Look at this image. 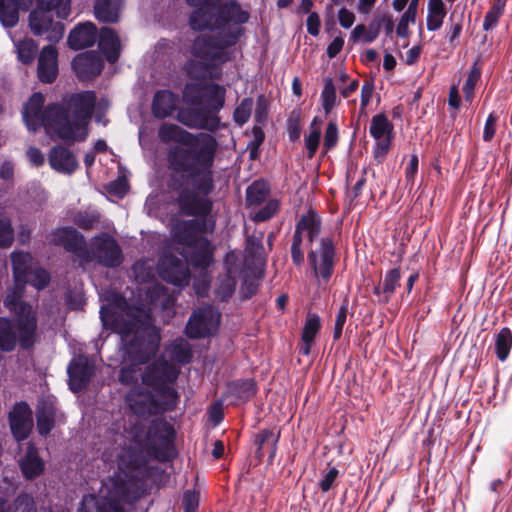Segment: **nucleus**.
Returning <instances> with one entry per match:
<instances>
[{"label": "nucleus", "instance_id": "nucleus-26", "mask_svg": "<svg viewBox=\"0 0 512 512\" xmlns=\"http://www.w3.org/2000/svg\"><path fill=\"white\" fill-rule=\"evenodd\" d=\"M124 0H96L95 17L101 22L113 23L119 19Z\"/></svg>", "mask_w": 512, "mask_h": 512}, {"label": "nucleus", "instance_id": "nucleus-37", "mask_svg": "<svg viewBox=\"0 0 512 512\" xmlns=\"http://www.w3.org/2000/svg\"><path fill=\"white\" fill-rule=\"evenodd\" d=\"M171 356L179 363H188L192 357L189 344L184 339H176L171 345Z\"/></svg>", "mask_w": 512, "mask_h": 512}, {"label": "nucleus", "instance_id": "nucleus-4", "mask_svg": "<svg viewBox=\"0 0 512 512\" xmlns=\"http://www.w3.org/2000/svg\"><path fill=\"white\" fill-rule=\"evenodd\" d=\"M215 222L204 219L202 226L197 220L181 221L172 228L174 250L185 261L164 252L157 264L158 275L166 282L177 287H185L190 281V271L187 263L195 267L207 268L212 263L213 249L210 242L199 232L208 233L214 230Z\"/></svg>", "mask_w": 512, "mask_h": 512}, {"label": "nucleus", "instance_id": "nucleus-62", "mask_svg": "<svg viewBox=\"0 0 512 512\" xmlns=\"http://www.w3.org/2000/svg\"><path fill=\"white\" fill-rule=\"evenodd\" d=\"M448 103L454 109L459 108L460 97L458 93V88L456 86H452L450 88Z\"/></svg>", "mask_w": 512, "mask_h": 512}, {"label": "nucleus", "instance_id": "nucleus-34", "mask_svg": "<svg viewBox=\"0 0 512 512\" xmlns=\"http://www.w3.org/2000/svg\"><path fill=\"white\" fill-rule=\"evenodd\" d=\"M269 188L264 181L253 182L246 191V201L248 205H258L268 196Z\"/></svg>", "mask_w": 512, "mask_h": 512}, {"label": "nucleus", "instance_id": "nucleus-51", "mask_svg": "<svg viewBox=\"0 0 512 512\" xmlns=\"http://www.w3.org/2000/svg\"><path fill=\"white\" fill-rule=\"evenodd\" d=\"M501 13H502V9L499 7H493L492 9H490L484 17V21H483L484 30L488 31V30L492 29L493 27H495L499 20Z\"/></svg>", "mask_w": 512, "mask_h": 512}, {"label": "nucleus", "instance_id": "nucleus-23", "mask_svg": "<svg viewBox=\"0 0 512 512\" xmlns=\"http://www.w3.org/2000/svg\"><path fill=\"white\" fill-rule=\"evenodd\" d=\"M99 48L107 61L114 63L120 55V40L111 28L104 27L99 32Z\"/></svg>", "mask_w": 512, "mask_h": 512}, {"label": "nucleus", "instance_id": "nucleus-18", "mask_svg": "<svg viewBox=\"0 0 512 512\" xmlns=\"http://www.w3.org/2000/svg\"><path fill=\"white\" fill-rule=\"evenodd\" d=\"M10 427L17 440H24L28 437L32 426V412L25 402L17 403L9 415Z\"/></svg>", "mask_w": 512, "mask_h": 512}, {"label": "nucleus", "instance_id": "nucleus-61", "mask_svg": "<svg viewBox=\"0 0 512 512\" xmlns=\"http://www.w3.org/2000/svg\"><path fill=\"white\" fill-rule=\"evenodd\" d=\"M14 166L10 161H5L0 166V178L10 181L13 178Z\"/></svg>", "mask_w": 512, "mask_h": 512}, {"label": "nucleus", "instance_id": "nucleus-24", "mask_svg": "<svg viewBox=\"0 0 512 512\" xmlns=\"http://www.w3.org/2000/svg\"><path fill=\"white\" fill-rule=\"evenodd\" d=\"M16 317V321L18 322V316L13 313ZM18 327V335L14 329V325L12 321L6 317H0V350L2 351H12L17 341L19 340V343H21L20 339V329L19 324L17 323ZM34 340H36V336L34 337ZM35 342V341H33ZM34 343H32L28 348H30ZM22 345V344H20ZM23 348V346H21ZM24 349H27V347H24Z\"/></svg>", "mask_w": 512, "mask_h": 512}, {"label": "nucleus", "instance_id": "nucleus-57", "mask_svg": "<svg viewBox=\"0 0 512 512\" xmlns=\"http://www.w3.org/2000/svg\"><path fill=\"white\" fill-rule=\"evenodd\" d=\"M320 28V19L317 13H311L307 18V31L309 34L313 36H317L319 34Z\"/></svg>", "mask_w": 512, "mask_h": 512}, {"label": "nucleus", "instance_id": "nucleus-59", "mask_svg": "<svg viewBox=\"0 0 512 512\" xmlns=\"http://www.w3.org/2000/svg\"><path fill=\"white\" fill-rule=\"evenodd\" d=\"M344 40L341 37H336L327 48V55L329 58H334L343 48Z\"/></svg>", "mask_w": 512, "mask_h": 512}, {"label": "nucleus", "instance_id": "nucleus-25", "mask_svg": "<svg viewBox=\"0 0 512 512\" xmlns=\"http://www.w3.org/2000/svg\"><path fill=\"white\" fill-rule=\"evenodd\" d=\"M178 103V97L167 90L158 91L154 95L152 111L157 118H166L172 114Z\"/></svg>", "mask_w": 512, "mask_h": 512}, {"label": "nucleus", "instance_id": "nucleus-22", "mask_svg": "<svg viewBox=\"0 0 512 512\" xmlns=\"http://www.w3.org/2000/svg\"><path fill=\"white\" fill-rule=\"evenodd\" d=\"M97 38V28L87 22L75 27L68 36V44L72 49L80 50L92 46Z\"/></svg>", "mask_w": 512, "mask_h": 512}, {"label": "nucleus", "instance_id": "nucleus-7", "mask_svg": "<svg viewBox=\"0 0 512 512\" xmlns=\"http://www.w3.org/2000/svg\"><path fill=\"white\" fill-rule=\"evenodd\" d=\"M51 241L75 253L80 264L95 261L106 267H116L122 262V252L117 242L107 234L94 237L90 249L86 248L84 237L74 228L64 227L53 232Z\"/></svg>", "mask_w": 512, "mask_h": 512}, {"label": "nucleus", "instance_id": "nucleus-19", "mask_svg": "<svg viewBox=\"0 0 512 512\" xmlns=\"http://www.w3.org/2000/svg\"><path fill=\"white\" fill-rule=\"evenodd\" d=\"M73 69L80 79L86 80L102 71L103 61L95 51H87L77 55L72 62Z\"/></svg>", "mask_w": 512, "mask_h": 512}, {"label": "nucleus", "instance_id": "nucleus-49", "mask_svg": "<svg viewBox=\"0 0 512 512\" xmlns=\"http://www.w3.org/2000/svg\"><path fill=\"white\" fill-rule=\"evenodd\" d=\"M497 120L498 117L495 113H490L489 116L487 117L483 131V140L485 142H490L493 139L496 133Z\"/></svg>", "mask_w": 512, "mask_h": 512}, {"label": "nucleus", "instance_id": "nucleus-30", "mask_svg": "<svg viewBox=\"0 0 512 512\" xmlns=\"http://www.w3.org/2000/svg\"><path fill=\"white\" fill-rule=\"evenodd\" d=\"M189 132L175 124H163L158 131L159 138L164 142H178L182 145L189 137Z\"/></svg>", "mask_w": 512, "mask_h": 512}, {"label": "nucleus", "instance_id": "nucleus-44", "mask_svg": "<svg viewBox=\"0 0 512 512\" xmlns=\"http://www.w3.org/2000/svg\"><path fill=\"white\" fill-rule=\"evenodd\" d=\"M377 37V32L369 30L365 25H357L351 32V39L354 42L363 41L365 43L373 42Z\"/></svg>", "mask_w": 512, "mask_h": 512}, {"label": "nucleus", "instance_id": "nucleus-58", "mask_svg": "<svg viewBox=\"0 0 512 512\" xmlns=\"http://www.w3.org/2000/svg\"><path fill=\"white\" fill-rule=\"evenodd\" d=\"M27 157L31 164L41 166L44 163L43 153L36 147H29L27 150Z\"/></svg>", "mask_w": 512, "mask_h": 512}, {"label": "nucleus", "instance_id": "nucleus-31", "mask_svg": "<svg viewBox=\"0 0 512 512\" xmlns=\"http://www.w3.org/2000/svg\"><path fill=\"white\" fill-rule=\"evenodd\" d=\"M512 347V332L509 328H502L496 336L495 350L496 355L500 361H505L508 358L510 349Z\"/></svg>", "mask_w": 512, "mask_h": 512}, {"label": "nucleus", "instance_id": "nucleus-13", "mask_svg": "<svg viewBox=\"0 0 512 512\" xmlns=\"http://www.w3.org/2000/svg\"><path fill=\"white\" fill-rule=\"evenodd\" d=\"M319 233L320 219L313 211H309L299 219L291 244V257L296 265H301L304 261L303 238L307 237L312 242Z\"/></svg>", "mask_w": 512, "mask_h": 512}, {"label": "nucleus", "instance_id": "nucleus-14", "mask_svg": "<svg viewBox=\"0 0 512 512\" xmlns=\"http://www.w3.org/2000/svg\"><path fill=\"white\" fill-rule=\"evenodd\" d=\"M192 182L193 190L185 188L181 191L178 198L179 208L186 215L206 217L210 213L212 202L205 197L207 194L198 189L200 181L197 176L193 175Z\"/></svg>", "mask_w": 512, "mask_h": 512}, {"label": "nucleus", "instance_id": "nucleus-1", "mask_svg": "<svg viewBox=\"0 0 512 512\" xmlns=\"http://www.w3.org/2000/svg\"><path fill=\"white\" fill-rule=\"evenodd\" d=\"M149 306H131L119 294H111L110 303L102 305L100 318L103 326L120 335L122 367L119 381L131 385L141 376L143 384L152 388L133 387L126 395V403L138 415L159 414L176 407L178 392L172 383L178 370L164 359L157 360L141 373V365L153 357L160 344V332L152 325V308L161 307L164 321L172 318L175 297L159 283H152L145 291Z\"/></svg>", "mask_w": 512, "mask_h": 512}, {"label": "nucleus", "instance_id": "nucleus-16", "mask_svg": "<svg viewBox=\"0 0 512 512\" xmlns=\"http://www.w3.org/2000/svg\"><path fill=\"white\" fill-rule=\"evenodd\" d=\"M371 136L376 141L375 156L383 157L390 149L393 133V125L385 114H377L372 117L369 127Z\"/></svg>", "mask_w": 512, "mask_h": 512}, {"label": "nucleus", "instance_id": "nucleus-17", "mask_svg": "<svg viewBox=\"0 0 512 512\" xmlns=\"http://www.w3.org/2000/svg\"><path fill=\"white\" fill-rule=\"evenodd\" d=\"M67 372L70 389L78 392L89 383L94 373V365L86 356L78 355L70 362Z\"/></svg>", "mask_w": 512, "mask_h": 512}, {"label": "nucleus", "instance_id": "nucleus-40", "mask_svg": "<svg viewBox=\"0 0 512 512\" xmlns=\"http://www.w3.org/2000/svg\"><path fill=\"white\" fill-rule=\"evenodd\" d=\"M320 329V320L316 314H309L307 316L303 332H302V340L303 342H313L315 336L317 335Z\"/></svg>", "mask_w": 512, "mask_h": 512}, {"label": "nucleus", "instance_id": "nucleus-48", "mask_svg": "<svg viewBox=\"0 0 512 512\" xmlns=\"http://www.w3.org/2000/svg\"><path fill=\"white\" fill-rule=\"evenodd\" d=\"M339 476V471L336 468H331L327 471L323 478L319 481V487L322 492H328L335 484L337 478Z\"/></svg>", "mask_w": 512, "mask_h": 512}, {"label": "nucleus", "instance_id": "nucleus-32", "mask_svg": "<svg viewBox=\"0 0 512 512\" xmlns=\"http://www.w3.org/2000/svg\"><path fill=\"white\" fill-rule=\"evenodd\" d=\"M19 8L11 0H0V21L5 27H13L19 20Z\"/></svg>", "mask_w": 512, "mask_h": 512}, {"label": "nucleus", "instance_id": "nucleus-15", "mask_svg": "<svg viewBox=\"0 0 512 512\" xmlns=\"http://www.w3.org/2000/svg\"><path fill=\"white\" fill-rule=\"evenodd\" d=\"M308 261L315 273V276L327 281L332 274L334 265V249L332 241L328 238L321 239L319 250L311 251L308 255Z\"/></svg>", "mask_w": 512, "mask_h": 512}, {"label": "nucleus", "instance_id": "nucleus-54", "mask_svg": "<svg viewBox=\"0 0 512 512\" xmlns=\"http://www.w3.org/2000/svg\"><path fill=\"white\" fill-rule=\"evenodd\" d=\"M338 20L343 28L348 29L353 25L355 15L346 8H341L338 12Z\"/></svg>", "mask_w": 512, "mask_h": 512}, {"label": "nucleus", "instance_id": "nucleus-8", "mask_svg": "<svg viewBox=\"0 0 512 512\" xmlns=\"http://www.w3.org/2000/svg\"><path fill=\"white\" fill-rule=\"evenodd\" d=\"M14 286L7 291L4 299V306L18 316L20 339L23 347L30 346L37 330V320L31 305L22 301L26 275L34 266L32 256L29 253L14 252L11 255Z\"/></svg>", "mask_w": 512, "mask_h": 512}, {"label": "nucleus", "instance_id": "nucleus-39", "mask_svg": "<svg viewBox=\"0 0 512 512\" xmlns=\"http://www.w3.org/2000/svg\"><path fill=\"white\" fill-rule=\"evenodd\" d=\"M253 108V100L251 98H244L234 111V121L242 126L248 122Z\"/></svg>", "mask_w": 512, "mask_h": 512}, {"label": "nucleus", "instance_id": "nucleus-47", "mask_svg": "<svg viewBox=\"0 0 512 512\" xmlns=\"http://www.w3.org/2000/svg\"><path fill=\"white\" fill-rule=\"evenodd\" d=\"M279 205L276 200H270L263 208L255 212L253 219L262 222L270 219L278 210Z\"/></svg>", "mask_w": 512, "mask_h": 512}, {"label": "nucleus", "instance_id": "nucleus-43", "mask_svg": "<svg viewBox=\"0 0 512 512\" xmlns=\"http://www.w3.org/2000/svg\"><path fill=\"white\" fill-rule=\"evenodd\" d=\"M321 131L319 128L311 125L310 132L305 136V147L307 149L308 158H312L319 146Z\"/></svg>", "mask_w": 512, "mask_h": 512}, {"label": "nucleus", "instance_id": "nucleus-6", "mask_svg": "<svg viewBox=\"0 0 512 512\" xmlns=\"http://www.w3.org/2000/svg\"><path fill=\"white\" fill-rule=\"evenodd\" d=\"M199 90V87L195 84H186L183 98L186 103L195 105V107L180 110L178 120L189 128L215 131L221 127L218 112L224 106L225 88L214 83L205 85L202 98L197 104L195 94Z\"/></svg>", "mask_w": 512, "mask_h": 512}, {"label": "nucleus", "instance_id": "nucleus-38", "mask_svg": "<svg viewBox=\"0 0 512 512\" xmlns=\"http://www.w3.org/2000/svg\"><path fill=\"white\" fill-rule=\"evenodd\" d=\"M336 98V88L332 79H326L324 88L321 93V100L323 109L327 114L334 108L336 104Z\"/></svg>", "mask_w": 512, "mask_h": 512}, {"label": "nucleus", "instance_id": "nucleus-27", "mask_svg": "<svg viewBox=\"0 0 512 512\" xmlns=\"http://www.w3.org/2000/svg\"><path fill=\"white\" fill-rule=\"evenodd\" d=\"M37 428L41 435H47L54 427L55 407L51 401H42L37 406Z\"/></svg>", "mask_w": 512, "mask_h": 512}, {"label": "nucleus", "instance_id": "nucleus-52", "mask_svg": "<svg viewBox=\"0 0 512 512\" xmlns=\"http://www.w3.org/2000/svg\"><path fill=\"white\" fill-rule=\"evenodd\" d=\"M338 129L336 124L330 122L326 128L324 136V146L326 149H331L337 143Z\"/></svg>", "mask_w": 512, "mask_h": 512}, {"label": "nucleus", "instance_id": "nucleus-46", "mask_svg": "<svg viewBox=\"0 0 512 512\" xmlns=\"http://www.w3.org/2000/svg\"><path fill=\"white\" fill-rule=\"evenodd\" d=\"M400 280V271L398 268H394L387 272L383 281V292L387 295H391Z\"/></svg>", "mask_w": 512, "mask_h": 512}, {"label": "nucleus", "instance_id": "nucleus-2", "mask_svg": "<svg viewBox=\"0 0 512 512\" xmlns=\"http://www.w3.org/2000/svg\"><path fill=\"white\" fill-rule=\"evenodd\" d=\"M197 7L190 16L193 30H209L212 35H201L192 46L193 60L186 65L192 78L201 77L208 66L218 60L223 49L234 45L241 32V26L248 22L250 14L236 0H186Z\"/></svg>", "mask_w": 512, "mask_h": 512}, {"label": "nucleus", "instance_id": "nucleus-29", "mask_svg": "<svg viewBox=\"0 0 512 512\" xmlns=\"http://www.w3.org/2000/svg\"><path fill=\"white\" fill-rule=\"evenodd\" d=\"M445 16L446 8L443 0H428L426 26L429 31L439 30Z\"/></svg>", "mask_w": 512, "mask_h": 512}, {"label": "nucleus", "instance_id": "nucleus-60", "mask_svg": "<svg viewBox=\"0 0 512 512\" xmlns=\"http://www.w3.org/2000/svg\"><path fill=\"white\" fill-rule=\"evenodd\" d=\"M418 170V157L416 155H413L406 167V179L407 181L412 182L415 178V175Z\"/></svg>", "mask_w": 512, "mask_h": 512}, {"label": "nucleus", "instance_id": "nucleus-41", "mask_svg": "<svg viewBox=\"0 0 512 512\" xmlns=\"http://www.w3.org/2000/svg\"><path fill=\"white\" fill-rule=\"evenodd\" d=\"M481 76V70L476 63L470 68L468 77L463 86V92L467 101H471L474 95V88Z\"/></svg>", "mask_w": 512, "mask_h": 512}, {"label": "nucleus", "instance_id": "nucleus-63", "mask_svg": "<svg viewBox=\"0 0 512 512\" xmlns=\"http://www.w3.org/2000/svg\"><path fill=\"white\" fill-rule=\"evenodd\" d=\"M376 0H359L357 9L362 14H368L374 6Z\"/></svg>", "mask_w": 512, "mask_h": 512}, {"label": "nucleus", "instance_id": "nucleus-64", "mask_svg": "<svg viewBox=\"0 0 512 512\" xmlns=\"http://www.w3.org/2000/svg\"><path fill=\"white\" fill-rule=\"evenodd\" d=\"M420 55V49L418 47H412L406 52V62L409 65H412L416 62Z\"/></svg>", "mask_w": 512, "mask_h": 512}, {"label": "nucleus", "instance_id": "nucleus-21", "mask_svg": "<svg viewBox=\"0 0 512 512\" xmlns=\"http://www.w3.org/2000/svg\"><path fill=\"white\" fill-rule=\"evenodd\" d=\"M48 160L52 169L63 174H72L78 167L75 155L60 145L51 149Z\"/></svg>", "mask_w": 512, "mask_h": 512}, {"label": "nucleus", "instance_id": "nucleus-35", "mask_svg": "<svg viewBox=\"0 0 512 512\" xmlns=\"http://www.w3.org/2000/svg\"><path fill=\"white\" fill-rule=\"evenodd\" d=\"M133 272L138 282H150L155 278L154 261L150 259L137 261L133 265Z\"/></svg>", "mask_w": 512, "mask_h": 512}, {"label": "nucleus", "instance_id": "nucleus-42", "mask_svg": "<svg viewBox=\"0 0 512 512\" xmlns=\"http://www.w3.org/2000/svg\"><path fill=\"white\" fill-rule=\"evenodd\" d=\"M14 241V230L9 218L0 217V248H8Z\"/></svg>", "mask_w": 512, "mask_h": 512}, {"label": "nucleus", "instance_id": "nucleus-11", "mask_svg": "<svg viewBox=\"0 0 512 512\" xmlns=\"http://www.w3.org/2000/svg\"><path fill=\"white\" fill-rule=\"evenodd\" d=\"M225 273L220 275L217 279L215 288L216 296L224 301L232 296L235 291V286L238 278L243 279V286L247 288L250 296L254 293L256 285L250 279V270L245 266V259L241 253L231 251L226 254L224 262Z\"/></svg>", "mask_w": 512, "mask_h": 512}, {"label": "nucleus", "instance_id": "nucleus-33", "mask_svg": "<svg viewBox=\"0 0 512 512\" xmlns=\"http://www.w3.org/2000/svg\"><path fill=\"white\" fill-rule=\"evenodd\" d=\"M13 41L18 54V59L24 64L31 63L37 51V44L35 41L30 38H25L23 40L14 39Z\"/></svg>", "mask_w": 512, "mask_h": 512}, {"label": "nucleus", "instance_id": "nucleus-45", "mask_svg": "<svg viewBox=\"0 0 512 512\" xmlns=\"http://www.w3.org/2000/svg\"><path fill=\"white\" fill-rule=\"evenodd\" d=\"M234 387L238 397L243 399H248L256 393L254 382L250 379L238 380Z\"/></svg>", "mask_w": 512, "mask_h": 512}, {"label": "nucleus", "instance_id": "nucleus-12", "mask_svg": "<svg viewBox=\"0 0 512 512\" xmlns=\"http://www.w3.org/2000/svg\"><path fill=\"white\" fill-rule=\"evenodd\" d=\"M220 313L211 305L200 307L191 315L186 325V335L190 338H204L218 330Z\"/></svg>", "mask_w": 512, "mask_h": 512}, {"label": "nucleus", "instance_id": "nucleus-28", "mask_svg": "<svg viewBox=\"0 0 512 512\" xmlns=\"http://www.w3.org/2000/svg\"><path fill=\"white\" fill-rule=\"evenodd\" d=\"M20 466L24 476L29 479L37 477L44 469L43 461L39 458L36 449L32 445L28 446Z\"/></svg>", "mask_w": 512, "mask_h": 512}, {"label": "nucleus", "instance_id": "nucleus-10", "mask_svg": "<svg viewBox=\"0 0 512 512\" xmlns=\"http://www.w3.org/2000/svg\"><path fill=\"white\" fill-rule=\"evenodd\" d=\"M67 19L71 12L70 0H38V6L29 15V27L36 36H44L51 43L59 42L64 35V25L53 20Z\"/></svg>", "mask_w": 512, "mask_h": 512}, {"label": "nucleus", "instance_id": "nucleus-55", "mask_svg": "<svg viewBox=\"0 0 512 512\" xmlns=\"http://www.w3.org/2000/svg\"><path fill=\"white\" fill-rule=\"evenodd\" d=\"M186 512H194L198 507V496L192 491H186L183 496Z\"/></svg>", "mask_w": 512, "mask_h": 512}, {"label": "nucleus", "instance_id": "nucleus-5", "mask_svg": "<svg viewBox=\"0 0 512 512\" xmlns=\"http://www.w3.org/2000/svg\"><path fill=\"white\" fill-rule=\"evenodd\" d=\"M131 432H108L107 444L102 452L104 462L116 463L118 472L106 484L108 501L98 512H124L123 502L130 503L140 497L141 489L135 475L141 441Z\"/></svg>", "mask_w": 512, "mask_h": 512}, {"label": "nucleus", "instance_id": "nucleus-50", "mask_svg": "<svg viewBox=\"0 0 512 512\" xmlns=\"http://www.w3.org/2000/svg\"><path fill=\"white\" fill-rule=\"evenodd\" d=\"M416 19V16L413 15L411 12H404V14L401 16L397 28L396 33L400 37H406L408 34V26L411 23H414Z\"/></svg>", "mask_w": 512, "mask_h": 512}, {"label": "nucleus", "instance_id": "nucleus-36", "mask_svg": "<svg viewBox=\"0 0 512 512\" xmlns=\"http://www.w3.org/2000/svg\"><path fill=\"white\" fill-rule=\"evenodd\" d=\"M51 277L47 270L34 265L26 275V283H29L37 290L44 289L50 282Z\"/></svg>", "mask_w": 512, "mask_h": 512}, {"label": "nucleus", "instance_id": "nucleus-53", "mask_svg": "<svg viewBox=\"0 0 512 512\" xmlns=\"http://www.w3.org/2000/svg\"><path fill=\"white\" fill-rule=\"evenodd\" d=\"M374 86L372 82L366 81L361 88V106L360 110L365 111L368 106L372 95H373Z\"/></svg>", "mask_w": 512, "mask_h": 512}, {"label": "nucleus", "instance_id": "nucleus-3", "mask_svg": "<svg viewBox=\"0 0 512 512\" xmlns=\"http://www.w3.org/2000/svg\"><path fill=\"white\" fill-rule=\"evenodd\" d=\"M43 94L34 93L23 108V120L30 131L43 127L51 138L64 141H84L88 125L96 105L92 91H83L70 96L66 107L52 104L43 110Z\"/></svg>", "mask_w": 512, "mask_h": 512}, {"label": "nucleus", "instance_id": "nucleus-20", "mask_svg": "<svg viewBox=\"0 0 512 512\" xmlns=\"http://www.w3.org/2000/svg\"><path fill=\"white\" fill-rule=\"evenodd\" d=\"M58 74V53L55 47L45 46L38 59V78L43 83H52Z\"/></svg>", "mask_w": 512, "mask_h": 512}, {"label": "nucleus", "instance_id": "nucleus-9", "mask_svg": "<svg viewBox=\"0 0 512 512\" xmlns=\"http://www.w3.org/2000/svg\"><path fill=\"white\" fill-rule=\"evenodd\" d=\"M185 159L177 162L178 153L169 156L170 164L179 171L195 173L200 183L198 189L209 194L214 188L211 167L218 147L216 139L207 133L189 134L186 142Z\"/></svg>", "mask_w": 512, "mask_h": 512}, {"label": "nucleus", "instance_id": "nucleus-56", "mask_svg": "<svg viewBox=\"0 0 512 512\" xmlns=\"http://www.w3.org/2000/svg\"><path fill=\"white\" fill-rule=\"evenodd\" d=\"M128 190V184L126 180L120 179L116 180L114 182H111L109 184V191L110 193L116 195V196H124Z\"/></svg>", "mask_w": 512, "mask_h": 512}]
</instances>
